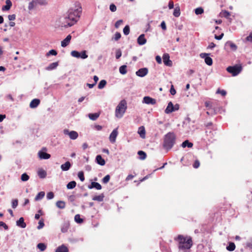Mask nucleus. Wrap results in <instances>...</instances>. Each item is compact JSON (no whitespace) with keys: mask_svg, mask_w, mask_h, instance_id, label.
<instances>
[{"mask_svg":"<svg viewBox=\"0 0 252 252\" xmlns=\"http://www.w3.org/2000/svg\"><path fill=\"white\" fill-rule=\"evenodd\" d=\"M16 225L22 228L26 227V224L24 221V219L23 217H21L17 221Z\"/></svg>","mask_w":252,"mask_h":252,"instance_id":"17","label":"nucleus"},{"mask_svg":"<svg viewBox=\"0 0 252 252\" xmlns=\"http://www.w3.org/2000/svg\"><path fill=\"white\" fill-rule=\"evenodd\" d=\"M45 195V193L44 191L39 192L37 195L35 197V200H38L42 199Z\"/></svg>","mask_w":252,"mask_h":252,"instance_id":"39","label":"nucleus"},{"mask_svg":"<svg viewBox=\"0 0 252 252\" xmlns=\"http://www.w3.org/2000/svg\"><path fill=\"white\" fill-rule=\"evenodd\" d=\"M96 161L97 164L103 166L105 164V160L102 158L100 155H97L96 157Z\"/></svg>","mask_w":252,"mask_h":252,"instance_id":"21","label":"nucleus"},{"mask_svg":"<svg viewBox=\"0 0 252 252\" xmlns=\"http://www.w3.org/2000/svg\"><path fill=\"white\" fill-rule=\"evenodd\" d=\"M246 39L247 41L252 42V33H251L247 37Z\"/></svg>","mask_w":252,"mask_h":252,"instance_id":"64","label":"nucleus"},{"mask_svg":"<svg viewBox=\"0 0 252 252\" xmlns=\"http://www.w3.org/2000/svg\"><path fill=\"white\" fill-rule=\"evenodd\" d=\"M206 139L210 142H212L214 139V133L211 129L206 130Z\"/></svg>","mask_w":252,"mask_h":252,"instance_id":"11","label":"nucleus"},{"mask_svg":"<svg viewBox=\"0 0 252 252\" xmlns=\"http://www.w3.org/2000/svg\"><path fill=\"white\" fill-rule=\"evenodd\" d=\"M199 166H200L199 161L198 160H196L193 164V167L194 168H197L198 167H199Z\"/></svg>","mask_w":252,"mask_h":252,"instance_id":"57","label":"nucleus"},{"mask_svg":"<svg viewBox=\"0 0 252 252\" xmlns=\"http://www.w3.org/2000/svg\"><path fill=\"white\" fill-rule=\"evenodd\" d=\"M208 54L201 53L200 56L202 58H204L205 63L208 65H211L213 64V60L211 58L207 57Z\"/></svg>","mask_w":252,"mask_h":252,"instance_id":"8","label":"nucleus"},{"mask_svg":"<svg viewBox=\"0 0 252 252\" xmlns=\"http://www.w3.org/2000/svg\"><path fill=\"white\" fill-rule=\"evenodd\" d=\"M44 226V223L43 220H40L38 222V225L37 227V228L38 229H40L42 228H43Z\"/></svg>","mask_w":252,"mask_h":252,"instance_id":"50","label":"nucleus"},{"mask_svg":"<svg viewBox=\"0 0 252 252\" xmlns=\"http://www.w3.org/2000/svg\"><path fill=\"white\" fill-rule=\"evenodd\" d=\"M225 46L229 47L230 49H231L233 51L236 50L237 48V46L234 43H232L231 41H227L225 43Z\"/></svg>","mask_w":252,"mask_h":252,"instance_id":"29","label":"nucleus"},{"mask_svg":"<svg viewBox=\"0 0 252 252\" xmlns=\"http://www.w3.org/2000/svg\"><path fill=\"white\" fill-rule=\"evenodd\" d=\"M100 114V112L90 113L88 115V117L91 120L95 121L99 117Z\"/></svg>","mask_w":252,"mask_h":252,"instance_id":"27","label":"nucleus"},{"mask_svg":"<svg viewBox=\"0 0 252 252\" xmlns=\"http://www.w3.org/2000/svg\"><path fill=\"white\" fill-rule=\"evenodd\" d=\"M8 18L9 21H13L16 19V15L15 14L9 15Z\"/></svg>","mask_w":252,"mask_h":252,"instance_id":"60","label":"nucleus"},{"mask_svg":"<svg viewBox=\"0 0 252 252\" xmlns=\"http://www.w3.org/2000/svg\"><path fill=\"white\" fill-rule=\"evenodd\" d=\"M181 14L179 6H176L173 12V15L176 17L180 16Z\"/></svg>","mask_w":252,"mask_h":252,"instance_id":"32","label":"nucleus"},{"mask_svg":"<svg viewBox=\"0 0 252 252\" xmlns=\"http://www.w3.org/2000/svg\"><path fill=\"white\" fill-rule=\"evenodd\" d=\"M18 201L17 199H14L12 200V206L13 208H16V207L18 206Z\"/></svg>","mask_w":252,"mask_h":252,"instance_id":"53","label":"nucleus"},{"mask_svg":"<svg viewBox=\"0 0 252 252\" xmlns=\"http://www.w3.org/2000/svg\"><path fill=\"white\" fill-rule=\"evenodd\" d=\"M123 32L124 33L127 35L130 32V29L128 25H126L125 27V28L123 29Z\"/></svg>","mask_w":252,"mask_h":252,"instance_id":"47","label":"nucleus"},{"mask_svg":"<svg viewBox=\"0 0 252 252\" xmlns=\"http://www.w3.org/2000/svg\"><path fill=\"white\" fill-rule=\"evenodd\" d=\"M63 133L65 135H68L71 139L75 140L78 137V133L74 130L69 131L68 129H64Z\"/></svg>","mask_w":252,"mask_h":252,"instance_id":"6","label":"nucleus"},{"mask_svg":"<svg viewBox=\"0 0 252 252\" xmlns=\"http://www.w3.org/2000/svg\"><path fill=\"white\" fill-rule=\"evenodd\" d=\"M204 12V10L202 7H198L195 9V13L196 15L201 14Z\"/></svg>","mask_w":252,"mask_h":252,"instance_id":"46","label":"nucleus"},{"mask_svg":"<svg viewBox=\"0 0 252 252\" xmlns=\"http://www.w3.org/2000/svg\"><path fill=\"white\" fill-rule=\"evenodd\" d=\"M138 133L141 138H145L146 131L144 126H141L140 127H139Z\"/></svg>","mask_w":252,"mask_h":252,"instance_id":"22","label":"nucleus"},{"mask_svg":"<svg viewBox=\"0 0 252 252\" xmlns=\"http://www.w3.org/2000/svg\"><path fill=\"white\" fill-rule=\"evenodd\" d=\"M71 39V35H68L61 42V46L63 47L67 46L69 44Z\"/></svg>","mask_w":252,"mask_h":252,"instance_id":"13","label":"nucleus"},{"mask_svg":"<svg viewBox=\"0 0 252 252\" xmlns=\"http://www.w3.org/2000/svg\"><path fill=\"white\" fill-rule=\"evenodd\" d=\"M57 55V52L54 49H52V50H50L48 53H47L46 56L48 57L50 55L56 56Z\"/></svg>","mask_w":252,"mask_h":252,"instance_id":"48","label":"nucleus"},{"mask_svg":"<svg viewBox=\"0 0 252 252\" xmlns=\"http://www.w3.org/2000/svg\"><path fill=\"white\" fill-rule=\"evenodd\" d=\"M59 65L58 62H54L50 63L48 66L46 67L47 70H52L55 69Z\"/></svg>","mask_w":252,"mask_h":252,"instance_id":"23","label":"nucleus"},{"mask_svg":"<svg viewBox=\"0 0 252 252\" xmlns=\"http://www.w3.org/2000/svg\"><path fill=\"white\" fill-rule=\"evenodd\" d=\"M38 175L41 178H44L46 176V172L43 169H40L38 171Z\"/></svg>","mask_w":252,"mask_h":252,"instance_id":"36","label":"nucleus"},{"mask_svg":"<svg viewBox=\"0 0 252 252\" xmlns=\"http://www.w3.org/2000/svg\"><path fill=\"white\" fill-rule=\"evenodd\" d=\"M80 58L85 59L88 58V55L86 53V51H83L81 54H80Z\"/></svg>","mask_w":252,"mask_h":252,"instance_id":"58","label":"nucleus"},{"mask_svg":"<svg viewBox=\"0 0 252 252\" xmlns=\"http://www.w3.org/2000/svg\"><path fill=\"white\" fill-rule=\"evenodd\" d=\"M176 136L173 132H168L165 136L163 143V148L167 151L170 150L175 143Z\"/></svg>","mask_w":252,"mask_h":252,"instance_id":"3","label":"nucleus"},{"mask_svg":"<svg viewBox=\"0 0 252 252\" xmlns=\"http://www.w3.org/2000/svg\"><path fill=\"white\" fill-rule=\"evenodd\" d=\"M78 176L82 182H83L85 180L84 173L82 171L79 172L78 173Z\"/></svg>","mask_w":252,"mask_h":252,"instance_id":"49","label":"nucleus"},{"mask_svg":"<svg viewBox=\"0 0 252 252\" xmlns=\"http://www.w3.org/2000/svg\"><path fill=\"white\" fill-rule=\"evenodd\" d=\"M163 62L165 65L170 66L172 64V61L170 60V56L168 54H164L162 57Z\"/></svg>","mask_w":252,"mask_h":252,"instance_id":"7","label":"nucleus"},{"mask_svg":"<svg viewBox=\"0 0 252 252\" xmlns=\"http://www.w3.org/2000/svg\"><path fill=\"white\" fill-rule=\"evenodd\" d=\"M148 73V69L147 68H142L136 72V75L138 76L143 77L146 76Z\"/></svg>","mask_w":252,"mask_h":252,"instance_id":"9","label":"nucleus"},{"mask_svg":"<svg viewBox=\"0 0 252 252\" xmlns=\"http://www.w3.org/2000/svg\"><path fill=\"white\" fill-rule=\"evenodd\" d=\"M242 70V66L240 64H236L234 66H229L227 67L226 70L232 76H235L239 74Z\"/></svg>","mask_w":252,"mask_h":252,"instance_id":"5","label":"nucleus"},{"mask_svg":"<svg viewBox=\"0 0 252 252\" xmlns=\"http://www.w3.org/2000/svg\"><path fill=\"white\" fill-rule=\"evenodd\" d=\"M220 17H224L227 19H231L230 18V13L226 10H222L220 13Z\"/></svg>","mask_w":252,"mask_h":252,"instance_id":"20","label":"nucleus"},{"mask_svg":"<svg viewBox=\"0 0 252 252\" xmlns=\"http://www.w3.org/2000/svg\"><path fill=\"white\" fill-rule=\"evenodd\" d=\"M35 1L40 5H45L47 3L46 0H36Z\"/></svg>","mask_w":252,"mask_h":252,"instance_id":"61","label":"nucleus"},{"mask_svg":"<svg viewBox=\"0 0 252 252\" xmlns=\"http://www.w3.org/2000/svg\"><path fill=\"white\" fill-rule=\"evenodd\" d=\"M40 103V100L38 99H33L30 104V107L32 108H34L37 107Z\"/></svg>","mask_w":252,"mask_h":252,"instance_id":"19","label":"nucleus"},{"mask_svg":"<svg viewBox=\"0 0 252 252\" xmlns=\"http://www.w3.org/2000/svg\"><path fill=\"white\" fill-rule=\"evenodd\" d=\"M110 179V175H107L102 179V182L103 183L106 184L109 182Z\"/></svg>","mask_w":252,"mask_h":252,"instance_id":"44","label":"nucleus"},{"mask_svg":"<svg viewBox=\"0 0 252 252\" xmlns=\"http://www.w3.org/2000/svg\"><path fill=\"white\" fill-rule=\"evenodd\" d=\"M182 146L183 148H185L186 147L191 148L193 146V144L187 140L182 143Z\"/></svg>","mask_w":252,"mask_h":252,"instance_id":"34","label":"nucleus"},{"mask_svg":"<svg viewBox=\"0 0 252 252\" xmlns=\"http://www.w3.org/2000/svg\"><path fill=\"white\" fill-rule=\"evenodd\" d=\"M121 37V34L120 32H117L114 35V39L116 41L118 40Z\"/></svg>","mask_w":252,"mask_h":252,"instance_id":"55","label":"nucleus"},{"mask_svg":"<svg viewBox=\"0 0 252 252\" xmlns=\"http://www.w3.org/2000/svg\"><path fill=\"white\" fill-rule=\"evenodd\" d=\"M126 65H123L120 67L119 71L122 74H125L127 72Z\"/></svg>","mask_w":252,"mask_h":252,"instance_id":"35","label":"nucleus"},{"mask_svg":"<svg viewBox=\"0 0 252 252\" xmlns=\"http://www.w3.org/2000/svg\"><path fill=\"white\" fill-rule=\"evenodd\" d=\"M0 226H3L5 230L8 228V226L3 221H0Z\"/></svg>","mask_w":252,"mask_h":252,"instance_id":"63","label":"nucleus"},{"mask_svg":"<svg viewBox=\"0 0 252 252\" xmlns=\"http://www.w3.org/2000/svg\"><path fill=\"white\" fill-rule=\"evenodd\" d=\"M170 94H172V95H174L175 94L176 92V90L173 87V86L172 85L171 86V87L170 88Z\"/></svg>","mask_w":252,"mask_h":252,"instance_id":"62","label":"nucleus"},{"mask_svg":"<svg viewBox=\"0 0 252 252\" xmlns=\"http://www.w3.org/2000/svg\"><path fill=\"white\" fill-rule=\"evenodd\" d=\"M122 56V52L120 50H117L116 52V59H119Z\"/></svg>","mask_w":252,"mask_h":252,"instance_id":"59","label":"nucleus"},{"mask_svg":"<svg viewBox=\"0 0 252 252\" xmlns=\"http://www.w3.org/2000/svg\"><path fill=\"white\" fill-rule=\"evenodd\" d=\"M138 155L139 156L140 159L142 160L145 159L147 157L146 154L142 151H138Z\"/></svg>","mask_w":252,"mask_h":252,"instance_id":"38","label":"nucleus"},{"mask_svg":"<svg viewBox=\"0 0 252 252\" xmlns=\"http://www.w3.org/2000/svg\"><path fill=\"white\" fill-rule=\"evenodd\" d=\"M37 247L38 249H39L41 251H44L46 249V246L44 243H39Z\"/></svg>","mask_w":252,"mask_h":252,"instance_id":"41","label":"nucleus"},{"mask_svg":"<svg viewBox=\"0 0 252 252\" xmlns=\"http://www.w3.org/2000/svg\"><path fill=\"white\" fill-rule=\"evenodd\" d=\"M127 109V103L126 101L123 99L121 100L118 106L116 108L115 110V116L118 118H121Z\"/></svg>","mask_w":252,"mask_h":252,"instance_id":"4","label":"nucleus"},{"mask_svg":"<svg viewBox=\"0 0 252 252\" xmlns=\"http://www.w3.org/2000/svg\"><path fill=\"white\" fill-rule=\"evenodd\" d=\"M110 9L112 12H115L117 10V7L114 4H111L110 5Z\"/></svg>","mask_w":252,"mask_h":252,"instance_id":"56","label":"nucleus"},{"mask_svg":"<svg viewBox=\"0 0 252 252\" xmlns=\"http://www.w3.org/2000/svg\"><path fill=\"white\" fill-rule=\"evenodd\" d=\"M56 205L60 209H64L65 207V202L63 201H58Z\"/></svg>","mask_w":252,"mask_h":252,"instance_id":"30","label":"nucleus"},{"mask_svg":"<svg viewBox=\"0 0 252 252\" xmlns=\"http://www.w3.org/2000/svg\"><path fill=\"white\" fill-rule=\"evenodd\" d=\"M80 14V11L78 9H69L67 16L64 18V27H71L78 21Z\"/></svg>","mask_w":252,"mask_h":252,"instance_id":"1","label":"nucleus"},{"mask_svg":"<svg viewBox=\"0 0 252 252\" xmlns=\"http://www.w3.org/2000/svg\"><path fill=\"white\" fill-rule=\"evenodd\" d=\"M71 167V164L69 161H66L65 163L63 164L61 168L63 171H67Z\"/></svg>","mask_w":252,"mask_h":252,"instance_id":"24","label":"nucleus"},{"mask_svg":"<svg viewBox=\"0 0 252 252\" xmlns=\"http://www.w3.org/2000/svg\"><path fill=\"white\" fill-rule=\"evenodd\" d=\"M174 240L178 242V247L180 249L188 250L192 245V238L190 236H184L182 235H179Z\"/></svg>","mask_w":252,"mask_h":252,"instance_id":"2","label":"nucleus"},{"mask_svg":"<svg viewBox=\"0 0 252 252\" xmlns=\"http://www.w3.org/2000/svg\"><path fill=\"white\" fill-rule=\"evenodd\" d=\"M38 156L40 159H49L51 157V155L48 153L40 151L38 153Z\"/></svg>","mask_w":252,"mask_h":252,"instance_id":"14","label":"nucleus"},{"mask_svg":"<svg viewBox=\"0 0 252 252\" xmlns=\"http://www.w3.org/2000/svg\"><path fill=\"white\" fill-rule=\"evenodd\" d=\"M89 188H95L98 190H100L101 189L102 187L98 183L94 182L91 183V185L90 186H89Z\"/></svg>","mask_w":252,"mask_h":252,"instance_id":"26","label":"nucleus"},{"mask_svg":"<svg viewBox=\"0 0 252 252\" xmlns=\"http://www.w3.org/2000/svg\"><path fill=\"white\" fill-rule=\"evenodd\" d=\"M71 55L72 56L77 58H79L80 57V53L77 51H72L71 52Z\"/></svg>","mask_w":252,"mask_h":252,"instance_id":"45","label":"nucleus"},{"mask_svg":"<svg viewBox=\"0 0 252 252\" xmlns=\"http://www.w3.org/2000/svg\"><path fill=\"white\" fill-rule=\"evenodd\" d=\"M5 3H6V5H4L2 7V11L9 10L12 5V3L10 0H6Z\"/></svg>","mask_w":252,"mask_h":252,"instance_id":"18","label":"nucleus"},{"mask_svg":"<svg viewBox=\"0 0 252 252\" xmlns=\"http://www.w3.org/2000/svg\"><path fill=\"white\" fill-rule=\"evenodd\" d=\"M106 81L105 80H102L100 81L98 85V88L99 89H103L106 85Z\"/></svg>","mask_w":252,"mask_h":252,"instance_id":"40","label":"nucleus"},{"mask_svg":"<svg viewBox=\"0 0 252 252\" xmlns=\"http://www.w3.org/2000/svg\"><path fill=\"white\" fill-rule=\"evenodd\" d=\"M118 134V132L117 129H115L112 131L109 136V140L111 143L115 142Z\"/></svg>","mask_w":252,"mask_h":252,"instance_id":"12","label":"nucleus"},{"mask_svg":"<svg viewBox=\"0 0 252 252\" xmlns=\"http://www.w3.org/2000/svg\"><path fill=\"white\" fill-rule=\"evenodd\" d=\"M30 178L29 176L26 173H24L21 175V179L22 181L25 182L28 181Z\"/></svg>","mask_w":252,"mask_h":252,"instance_id":"43","label":"nucleus"},{"mask_svg":"<svg viewBox=\"0 0 252 252\" xmlns=\"http://www.w3.org/2000/svg\"><path fill=\"white\" fill-rule=\"evenodd\" d=\"M174 107H173V104L172 102H169L168 103V105L166 107V108L165 110V113L166 114H170L173 112H174Z\"/></svg>","mask_w":252,"mask_h":252,"instance_id":"15","label":"nucleus"},{"mask_svg":"<svg viewBox=\"0 0 252 252\" xmlns=\"http://www.w3.org/2000/svg\"><path fill=\"white\" fill-rule=\"evenodd\" d=\"M55 252H68V249L65 246L62 245L57 248Z\"/></svg>","mask_w":252,"mask_h":252,"instance_id":"25","label":"nucleus"},{"mask_svg":"<svg viewBox=\"0 0 252 252\" xmlns=\"http://www.w3.org/2000/svg\"><path fill=\"white\" fill-rule=\"evenodd\" d=\"M147 40L145 38L144 34H141L137 38V43L140 45L145 44L146 43Z\"/></svg>","mask_w":252,"mask_h":252,"instance_id":"16","label":"nucleus"},{"mask_svg":"<svg viewBox=\"0 0 252 252\" xmlns=\"http://www.w3.org/2000/svg\"><path fill=\"white\" fill-rule=\"evenodd\" d=\"M54 197V194L53 192H49L47 194V198L48 199H51Z\"/></svg>","mask_w":252,"mask_h":252,"instance_id":"54","label":"nucleus"},{"mask_svg":"<svg viewBox=\"0 0 252 252\" xmlns=\"http://www.w3.org/2000/svg\"><path fill=\"white\" fill-rule=\"evenodd\" d=\"M74 220L76 222L81 223L83 222V220L80 218V216L79 214L76 215L74 217Z\"/></svg>","mask_w":252,"mask_h":252,"instance_id":"42","label":"nucleus"},{"mask_svg":"<svg viewBox=\"0 0 252 252\" xmlns=\"http://www.w3.org/2000/svg\"><path fill=\"white\" fill-rule=\"evenodd\" d=\"M123 22V21L122 20L117 21L115 24V28L118 29L122 24Z\"/></svg>","mask_w":252,"mask_h":252,"instance_id":"52","label":"nucleus"},{"mask_svg":"<svg viewBox=\"0 0 252 252\" xmlns=\"http://www.w3.org/2000/svg\"><path fill=\"white\" fill-rule=\"evenodd\" d=\"M217 94H220L222 96H225L226 94V92L223 90L218 89L217 91Z\"/></svg>","mask_w":252,"mask_h":252,"instance_id":"51","label":"nucleus"},{"mask_svg":"<svg viewBox=\"0 0 252 252\" xmlns=\"http://www.w3.org/2000/svg\"><path fill=\"white\" fill-rule=\"evenodd\" d=\"M143 102L147 104L154 105L156 103V100L150 96H145L143 98Z\"/></svg>","mask_w":252,"mask_h":252,"instance_id":"10","label":"nucleus"},{"mask_svg":"<svg viewBox=\"0 0 252 252\" xmlns=\"http://www.w3.org/2000/svg\"><path fill=\"white\" fill-rule=\"evenodd\" d=\"M104 196L103 194H101L99 195H96L93 197V200L94 201H98L99 202L102 201L103 200V198Z\"/></svg>","mask_w":252,"mask_h":252,"instance_id":"33","label":"nucleus"},{"mask_svg":"<svg viewBox=\"0 0 252 252\" xmlns=\"http://www.w3.org/2000/svg\"><path fill=\"white\" fill-rule=\"evenodd\" d=\"M38 4V3L36 1H35V0H32L29 4L28 9L30 10H31L32 9H33L35 8L37 6Z\"/></svg>","mask_w":252,"mask_h":252,"instance_id":"28","label":"nucleus"},{"mask_svg":"<svg viewBox=\"0 0 252 252\" xmlns=\"http://www.w3.org/2000/svg\"><path fill=\"white\" fill-rule=\"evenodd\" d=\"M76 183L75 181H71L67 184L66 187L68 189H72L76 187Z\"/></svg>","mask_w":252,"mask_h":252,"instance_id":"37","label":"nucleus"},{"mask_svg":"<svg viewBox=\"0 0 252 252\" xmlns=\"http://www.w3.org/2000/svg\"><path fill=\"white\" fill-rule=\"evenodd\" d=\"M235 245L233 242H229L228 245L226 247V250L228 251H233L235 249Z\"/></svg>","mask_w":252,"mask_h":252,"instance_id":"31","label":"nucleus"}]
</instances>
